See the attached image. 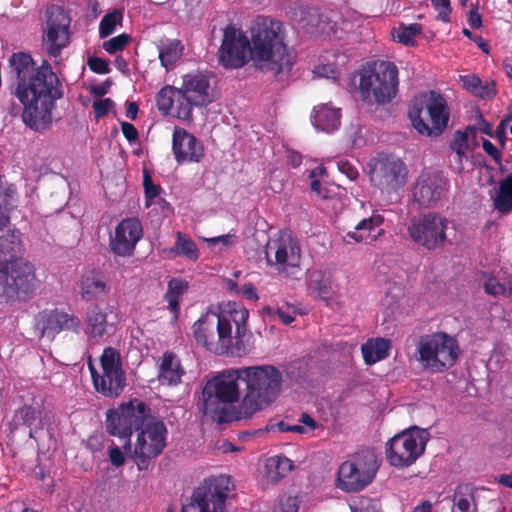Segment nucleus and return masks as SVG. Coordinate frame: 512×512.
Here are the masks:
<instances>
[{
    "label": "nucleus",
    "mask_w": 512,
    "mask_h": 512,
    "mask_svg": "<svg viewBox=\"0 0 512 512\" xmlns=\"http://www.w3.org/2000/svg\"><path fill=\"white\" fill-rule=\"evenodd\" d=\"M219 59L226 68H241L252 60L262 71L275 76L289 74L296 61V53L285 43L283 23L258 16L250 28V40L233 25L224 29Z\"/></svg>",
    "instance_id": "1"
},
{
    "label": "nucleus",
    "mask_w": 512,
    "mask_h": 512,
    "mask_svg": "<svg viewBox=\"0 0 512 512\" xmlns=\"http://www.w3.org/2000/svg\"><path fill=\"white\" fill-rule=\"evenodd\" d=\"M9 66L15 78L11 93L23 106L22 122L34 132L47 130L56 102L63 97L59 77L47 61L36 67L31 55L25 52L13 53Z\"/></svg>",
    "instance_id": "2"
},
{
    "label": "nucleus",
    "mask_w": 512,
    "mask_h": 512,
    "mask_svg": "<svg viewBox=\"0 0 512 512\" xmlns=\"http://www.w3.org/2000/svg\"><path fill=\"white\" fill-rule=\"evenodd\" d=\"M243 382L241 368L223 370L206 380L197 399V408L203 415L209 416L218 424L248 419L240 413L238 381Z\"/></svg>",
    "instance_id": "3"
},
{
    "label": "nucleus",
    "mask_w": 512,
    "mask_h": 512,
    "mask_svg": "<svg viewBox=\"0 0 512 512\" xmlns=\"http://www.w3.org/2000/svg\"><path fill=\"white\" fill-rule=\"evenodd\" d=\"M245 393L240 401V413L251 418L270 406L282 392L283 372L274 365L241 367Z\"/></svg>",
    "instance_id": "4"
},
{
    "label": "nucleus",
    "mask_w": 512,
    "mask_h": 512,
    "mask_svg": "<svg viewBox=\"0 0 512 512\" xmlns=\"http://www.w3.org/2000/svg\"><path fill=\"white\" fill-rule=\"evenodd\" d=\"M248 317L245 308L235 309L228 316L206 313L192 326L194 339L208 351L223 354L232 346V322L236 325L235 337L241 340L246 333Z\"/></svg>",
    "instance_id": "5"
},
{
    "label": "nucleus",
    "mask_w": 512,
    "mask_h": 512,
    "mask_svg": "<svg viewBox=\"0 0 512 512\" xmlns=\"http://www.w3.org/2000/svg\"><path fill=\"white\" fill-rule=\"evenodd\" d=\"M398 68L390 61L368 63L360 72L359 93L363 102L383 106L397 95Z\"/></svg>",
    "instance_id": "6"
},
{
    "label": "nucleus",
    "mask_w": 512,
    "mask_h": 512,
    "mask_svg": "<svg viewBox=\"0 0 512 512\" xmlns=\"http://www.w3.org/2000/svg\"><path fill=\"white\" fill-rule=\"evenodd\" d=\"M408 117L420 135L437 137L448 127L450 111L445 98L432 90L412 100Z\"/></svg>",
    "instance_id": "7"
},
{
    "label": "nucleus",
    "mask_w": 512,
    "mask_h": 512,
    "mask_svg": "<svg viewBox=\"0 0 512 512\" xmlns=\"http://www.w3.org/2000/svg\"><path fill=\"white\" fill-rule=\"evenodd\" d=\"M460 355L458 341L445 332H434L420 336L415 359L421 367L431 373H442L455 365Z\"/></svg>",
    "instance_id": "8"
},
{
    "label": "nucleus",
    "mask_w": 512,
    "mask_h": 512,
    "mask_svg": "<svg viewBox=\"0 0 512 512\" xmlns=\"http://www.w3.org/2000/svg\"><path fill=\"white\" fill-rule=\"evenodd\" d=\"M449 224V220L438 212H424L410 218L406 228L407 238L426 251L441 250L449 242Z\"/></svg>",
    "instance_id": "9"
},
{
    "label": "nucleus",
    "mask_w": 512,
    "mask_h": 512,
    "mask_svg": "<svg viewBox=\"0 0 512 512\" xmlns=\"http://www.w3.org/2000/svg\"><path fill=\"white\" fill-rule=\"evenodd\" d=\"M15 201L14 185L0 179V268H5L18 260H24L20 231L9 228V211Z\"/></svg>",
    "instance_id": "10"
},
{
    "label": "nucleus",
    "mask_w": 512,
    "mask_h": 512,
    "mask_svg": "<svg viewBox=\"0 0 512 512\" xmlns=\"http://www.w3.org/2000/svg\"><path fill=\"white\" fill-rule=\"evenodd\" d=\"M150 412L148 405L138 399L122 403L117 408L108 409L105 420L106 431L111 436L125 438L122 448L125 452H131L132 432L139 431L149 418Z\"/></svg>",
    "instance_id": "11"
},
{
    "label": "nucleus",
    "mask_w": 512,
    "mask_h": 512,
    "mask_svg": "<svg viewBox=\"0 0 512 512\" xmlns=\"http://www.w3.org/2000/svg\"><path fill=\"white\" fill-rule=\"evenodd\" d=\"M379 469L372 449H362L344 461L338 470V487L345 492H359L375 478Z\"/></svg>",
    "instance_id": "12"
},
{
    "label": "nucleus",
    "mask_w": 512,
    "mask_h": 512,
    "mask_svg": "<svg viewBox=\"0 0 512 512\" xmlns=\"http://www.w3.org/2000/svg\"><path fill=\"white\" fill-rule=\"evenodd\" d=\"M100 364L101 373L89 364L95 390L107 398L118 397L126 386V376L122 369L119 351L113 347H106L100 357Z\"/></svg>",
    "instance_id": "13"
},
{
    "label": "nucleus",
    "mask_w": 512,
    "mask_h": 512,
    "mask_svg": "<svg viewBox=\"0 0 512 512\" xmlns=\"http://www.w3.org/2000/svg\"><path fill=\"white\" fill-rule=\"evenodd\" d=\"M427 440V431L418 427L398 433L386 444V460L395 467H408L424 453Z\"/></svg>",
    "instance_id": "14"
},
{
    "label": "nucleus",
    "mask_w": 512,
    "mask_h": 512,
    "mask_svg": "<svg viewBox=\"0 0 512 512\" xmlns=\"http://www.w3.org/2000/svg\"><path fill=\"white\" fill-rule=\"evenodd\" d=\"M267 264L275 267L279 274L294 277L300 271L301 248L299 242L289 232H280L265 245Z\"/></svg>",
    "instance_id": "15"
},
{
    "label": "nucleus",
    "mask_w": 512,
    "mask_h": 512,
    "mask_svg": "<svg viewBox=\"0 0 512 512\" xmlns=\"http://www.w3.org/2000/svg\"><path fill=\"white\" fill-rule=\"evenodd\" d=\"M369 177L372 185L387 194L395 193L407 182L406 164L392 154L378 153L370 160Z\"/></svg>",
    "instance_id": "16"
},
{
    "label": "nucleus",
    "mask_w": 512,
    "mask_h": 512,
    "mask_svg": "<svg viewBox=\"0 0 512 512\" xmlns=\"http://www.w3.org/2000/svg\"><path fill=\"white\" fill-rule=\"evenodd\" d=\"M71 17L61 6L50 5L45 11L42 27V43L50 57L57 58L70 44Z\"/></svg>",
    "instance_id": "17"
},
{
    "label": "nucleus",
    "mask_w": 512,
    "mask_h": 512,
    "mask_svg": "<svg viewBox=\"0 0 512 512\" xmlns=\"http://www.w3.org/2000/svg\"><path fill=\"white\" fill-rule=\"evenodd\" d=\"M35 282L34 266L25 259L0 268L1 295L6 301L30 296L35 290Z\"/></svg>",
    "instance_id": "18"
},
{
    "label": "nucleus",
    "mask_w": 512,
    "mask_h": 512,
    "mask_svg": "<svg viewBox=\"0 0 512 512\" xmlns=\"http://www.w3.org/2000/svg\"><path fill=\"white\" fill-rule=\"evenodd\" d=\"M133 450L140 470L146 468L151 459L158 457L166 447L167 428L162 420L149 416L145 424L137 431Z\"/></svg>",
    "instance_id": "19"
},
{
    "label": "nucleus",
    "mask_w": 512,
    "mask_h": 512,
    "mask_svg": "<svg viewBox=\"0 0 512 512\" xmlns=\"http://www.w3.org/2000/svg\"><path fill=\"white\" fill-rule=\"evenodd\" d=\"M232 487L230 476L210 477L194 491L193 502L199 507L200 512H225L226 500Z\"/></svg>",
    "instance_id": "20"
},
{
    "label": "nucleus",
    "mask_w": 512,
    "mask_h": 512,
    "mask_svg": "<svg viewBox=\"0 0 512 512\" xmlns=\"http://www.w3.org/2000/svg\"><path fill=\"white\" fill-rule=\"evenodd\" d=\"M81 328L80 318L64 310L54 308L38 312L34 318V329L40 338L49 341L63 331L79 334Z\"/></svg>",
    "instance_id": "21"
},
{
    "label": "nucleus",
    "mask_w": 512,
    "mask_h": 512,
    "mask_svg": "<svg viewBox=\"0 0 512 512\" xmlns=\"http://www.w3.org/2000/svg\"><path fill=\"white\" fill-rule=\"evenodd\" d=\"M449 181L439 172H422L413 187V200L420 208H435L446 197Z\"/></svg>",
    "instance_id": "22"
},
{
    "label": "nucleus",
    "mask_w": 512,
    "mask_h": 512,
    "mask_svg": "<svg viewBox=\"0 0 512 512\" xmlns=\"http://www.w3.org/2000/svg\"><path fill=\"white\" fill-rule=\"evenodd\" d=\"M157 109L162 115H171L183 121H191L193 119L192 102L184 93L172 85H165L156 94L155 97Z\"/></svg>",
    "instance_id": "23"
},
{
    "label": "nucleus",
    "mask_w": 512,
    "mask_h": 512,
    "mask_svg": "<svg viewBox=\"0 0 512 512\" xmlns=\"http://www.w3.org/2000/svg\"><path fill=\"white\" fill-rule=\"evenodd\" d=\"M143 236V228L137 218L123 219L115 228L114 235H110V250L117 256H132L136 244Z\"/></svg>",
    "instance_id": "24"
},
{
    "label": "nucleus",
    "mask_w": 512,
    "mask_h": 512,
    "mask_svg": "<svg viewBox=\"0 0 512 512\" xmlns=\"http://www.w3.org/2000/svg\"><path fill=\"white\" fill-rule=\"evenodd\" d=\"M172 152L179 164L199 163L204 158V146L193 134L176 126L172 135Z\"/></svg>",
    "instance_id": "25"
},
{
    "label": "nucleus",
    "mask_w": 512,
    "mask_h": 512,
    "mask_svg": "<svg viewBox=\"0 0 512 512\" xmlns=\"http://www.w3.org/2000/svg\"><path fill=\"white\" fill-rule=\"evenodd\" d=\"M179 88L195 107H204L214 101L210 77L205 72L197 71L185 74Z\"/></svg>",
    "instance_id": "26"
},
{
    "label": "nucleus",
    "mask_w": 512,
    "mask_h": 512,
    "mask_svg": "<svg viewBox=\"0 0 512 512\" xmlns=\"http://www.w3.org/2000/svg\"><path fill=\"white\" fill-rule=\"evenodd\" d=\"M111 287L104 276L95 270L89 271L81 276L80 296L86 302L100 301L106 298Z\"/></svg>",
    "instance_id": "27"
},
{
    "label": "nucleus",
    "mask_w": 512,
    "mask_h": 512,
    "mask_svg": "<svg viewBox=\"0 0 512 512\" xmlns=\"http://www.w3.org/2000/svg\"><path fill=\"white\" fill-rule=\"evenodd\" d=\"M84 321V332L89 338H102L115 329L114 323L108 320L106 310L98 304L87 309Z\"/></svg>",
    "instance_id": "28"
},
{
    "label": "nucleus",
    "mask_w": 512,
    "mask_h": 512,
    "mask_svg": "<svg viewBox=\"0 0 512 512\" xmlns=\"http://www.w3.org/2000/svg\"><path fill=\"white\" fill-rule=\"evenodd\" d=\"M311 122L320 131L333 133L341 125V109L330 104H320L311 112Z\"/></svg>",
    "instance_id": "29"
},
{
    "label": "nucleus",
    "mask_w": 512,
    "mask_h": 512,
    "mask_svg": "<svg viewBox=\"0 0 512 512\" xmlns=\"http://www.w3.org/2000/svg\"><path fill=\"white\" fill-rule=\"evenodd\" d=\"M383 222V215L374 212L370 217L362 219L346 237L355 242L373 241L384 234V230L380 228Z\"/></svg>",
    "instance_id": "30"
},
{
    "label": "nucleus",
    "mask_w": 512,
    "mask_h": 512,
    "mask_svg": "<svg viewBox=\"0 0 512 512\" xmlns=\"http://www.w3.org/2000/svg\"><path fill=\"white\" fill-rule=\"evenodd\" d=\"M185 371L173 352H165L159 366L158 381L162 385L176 386L181 383Z\"/></svg>",
    "instance_id": "31"
},
{
    "label": "nucleus",
    "mask_w": 512,
    "mask_h": 512,
    "mask_svg": "<svg viewBox=\"0 0 512 512\" xmlns=\"http://www.w3.org/2000/svg\"><path fill=\"white\" fill-rule=\"evenodd\" d=\"M485 490L478 488L472 483H460L456 486L453 494V504L460 512H478V500L476 493Z\"/></svg>",
    "instance_id": "32"
},
{
    "label": "nucleus",
    "mask_w": 512,
    "mask_h": 512,
    "mask_svg": "<svg viewBox=\"0 0 512 512\" xmlns=\"http://www.w3.org/2000/svg\"><path fill=\"white\" fill-rule=\"evenodd\" d=\"M391 341L385 338L369 339L361 347L366 364H374L388 357Z\"/></svg>",
    "instance_id": "33"
},
{
    "label": "nucleus",
    "mask_w": 512,
    "mask_h": 512,
    "mask_svg": "<svg viewBox=\"0 0 512 512\" xmlns=\"http://www.w3.org/2000/svg\"><path fill=\"white\" fill-rule=\"evenodd\" d=\"M161 65L169 70L182 56L183 45L179 40L165 39L157 45Z\"/></svg>",
    "instance_id": "34"
},
{
    "label": "nucleus",
    "mask_w": 512,
    "mask_h": 512,
    "mask_svg": "<svg viewBox=\"0 0 512 512\" xmlns=\"http://www.w3.org/2000/svg\"><path fill=\"white\" fill-rule=\"evenodd\" d=\"M188 287V282L181 278H172L168 282L164 299L168 302V308L173 313L174 320L178 319L180 298L188 290Z\"/></svg>",
    "instance_id": "35"
},
{
    "label": "nucleus",
    "mask_w": 512,
    "mask_h": 512,
    "mask_svg": "<svg viewBox=\"0 0 512 512\" xmlns=\"http://www.w3.org/2000/svg\"><path fill=\"white\" fill-rule=\"evenodd\" d=\"M307 289L310 295L327 300L332 293L331 282L322 271L314 270L310 272Z\"/></svg>",
    "instance_id": "36"
},
{
    "label": "nucleus",
    "mask_w": 512,
    "mask_h": 512,
    "mask_svg": "<svg viewBox=\"0 0 512 512\" xmlns=\"http://www.w3.org/2000/svg\"><path fill=\"white\" fill-rule=\"evenodd\" d=\"M493 202L494 208L502 214H509L512 211V173L499 182Z\"/></svg>",
    "instance_id": "37"
},
{
    "label": "nucleus",
    "mask_w": 512,
    "mask_h": 512,
    "mask_svg": "<svg viewBox=\"0 0 512 512\" xmlns=\"http://www.w3.org/2000/svg\"><path fill=\"white\" fill-rule=\"evenodd\" d=\"M292 460L283 455L270 457L266 461V474L273 482H278L284 478L293 469Z\"/></svg>",
    "instance_id": "38"
},
{
    "label": "nucleus",
    "mask_w": 512,
    "mask_h": 512,
    "mask_svg": "<svg viewBox=\"0 0 512 512\" xmlns=\"http://www.w3.org/2000/svg\"><path fill=\"white\" fill-rule=\"evenodd\" d=\"M175 246L169 249V254L173 257L184 256L190 261L196 262L199 258V249L196 243L186 234L177 232Z\"/></svg>",
    "instance_id": "39"
},
{
    "label": "nucleus",
    "mask_w": 512,
    "mask_h": 512,
    "mask_svg": "<svg viewBox=\"0 0 512 512\" xmlns=\"http://www.w3.org/2000/svg\"><path fill=\"white\" fill-rule=\"evenodd\" d=\"M482 276L485 278L483 289L486 294L493 297L499 295L512 296V279H509L506 283H501L491 272H482Z\"/></svg>",
    "instance_id": "40"
},
{
    "label": "nucleus",
    "mask_w": 512,
    "mask_h": 512,
    "mask_svg": "<svg viewBox=\"0 0 512 512\" xmlns=\"http://www.w3.org/2000/svg\"><path fill=\"white\" fill-rule=\"evenodd\" d=\"M463 86L480 98H491L496 94L493 86H483L482 81L475 75L469 74L462 77Z\"/></svg>",
    "instance_id": "41"
},
{
    "label": "nucleus",
    "mask_w": 512,
    "mask_h": 512,
    "mask_svg": "<svg viewBox=\"0 0 512 512\" xmlns=\"http://www.w3.org/2000/svg\"><path fill=\"white\" fill-rule=\"evenodd\" d=\"M421 33V24L412 23L409 25H401L396 31L395 38L399 43L410 46L415 43L414 39Z\"/></svg>",
    "instance_id": "42"
},
{
    "label": "nucleus",
    "mask_w": 512,
    "mask_h": 512,
    "mask_svg": "<svg viewBox=\"0 0 512 512\" xmlns=\"http://www.w3.org/2000/svg\"><path fill=\"white\" fill-rule=\"evenodd\" d=\"M122 18L123 15L120 10H114L105 14L99 24L100 37L105 38L111 35L114 32L117 23L120 22Z\"/></svg>",
    "instance_id": "43"
},
{
    "label": "nucleus",
    "mask_w": 512,
    "mask_h": 512,
    "mask_svg": "<svg viewBox=\"0 0 512 512\" xmlns=\"http://www.w3.org/2000/svg\"><path fill=\"white\" fill-rule=\"evenodd\" d=\"M130 41V36L122 33L116 37L109 39L103 43V49L109 54H115L123 51Z\"/></svg>",
    "instance_id": "44"
},
{
    "label": "nucleus",
    "mask_w": 512,
    "mask_h": 512,
    "mask_svg": "<svg viewBox=\"0 0 512 512\" xmlns=\"http://www.w3.org/2000/svg\"><path fill=\"white\" fill-rule=\"evenodd\" d=\"M431 3L438 12L436 19L444 23L449 22L452 12L450 0H431Z\"/></svg>",
    "instance_id": "45"
},
{
    "label": "nucleus",
    "mask_w": 512,
    "mask_h": 512,
    "mask_svg": "<svg viewBox=\"0 0 512 512\" xmlns=\"http://www.w3.org/2000/svg\"><path fill=\"white\" fill-rule=\"evenodd\" d=\"M236 236L234 234H225L217 237L204 238V241L208 244L209 247H215L216 245H220L219 252L227 249L228 247L234 245Z\"/></svg>",
    "instance_id": "46"
},
{
    "label": "nucleus",
    "mask_w": 512,
    "mask_h": 512,
    "mask_svg": "<svg viewBox=\"0 0 512 512\" xmlns=\"http://www.w3.org/2000/svg\"><path fill=\"white\" fill-rule=\"evenodd\" d=\"M87 65L92 72L97 74H108L110 72L108 60L100 57L88 58Z\"/></svg>",
    "instance_id": "47"
},
{
    "label": "nucleus",
    "mask_w": 512,
    "mask_h": 512,
    "mask_svg": "<svg viewBox=\"0 0 512 512\" xmlns=\"http://www.w3.org/2000/svg\"><path fill=\"white\" fill-rule=\"evenodd\" d=\"M128 452H122V450L117 446L115 445L114 443H112L109 447H108V457H109V460L110 462L112 463V465H114L115 467H121L124 465L125 463V456L124 454H127ZM130 453H133V450L131 449V452Z\"/></svg>",
    "instance_id": "48"
},
{
    "label": "nucleus",
    "mask_w": 512,
    "mask_h": 512,
    "mask_svg": "<svg viewBox=\"0 0 512 512\" xmlns=\"http://www.w3.org/2000/svg\"><path fill=\"white\" fill-rule=\"evenodd\" d=\"M299 500L296 496H284L275 512H298Z\"/></svg>",
    "instance_id": "49"
},
{
    "label": "nucleus",
    "mask_w": 512,
    "mask_h": 512,
    "mask_svg": "<svg viewBox=\"0 0 512 512\" xmlns=\"http://www.w3.org/2000/svg\"><path fill=\"white\" fill-rule=\"evenodd\" d=\"M114 102L110 98L99 99L94 101L93 109L97 119L106 116L109 111L113 108Z\"/></svg>",
    "instance_id": "50"
},
{
    "label": "nucleus",
    "mask_w": 512,
    "mask_h": 512,
    "mask_svg": "<svg viewBox=\"0 0 512 512\" xmlns=\"http://www.w3.org/2000/svg\"><path fill=\"white\" fill-rule=\"evenodd\" d=\"M143 186L144 192L147 199H154L159 195L161 187L154 184L152 177L148 172H144L143 175Z\"/></svg>",
    "instance_id": "51"
},
{
    "label": "nucleus",
    "mask_w": 512,
    "mask_h": 512,
    "mask_svg": "<svg viewBox=\"0 0 512 512\" xmlns=\"http://www.w3.org/2000/svg\"><path fill=\"white\" fill-rule=\"evenodd\" d=\"M468 147V136L466 133H463L461 131H457L455 134V138L453 142L451 143V148L453 151H455L459 157H461L466 148Z\"/></svg>",
    "instance_id": "52"
},
{
    "label": "nucleus",
    "mask_w": 512,
    "mask_h": 512,
    "mask_svg": "<svg viewBox=\"0 0 512 512\" xmlns=\"http://www.w3.org/2000/svg\"><path fill=\"white\" fill-rule=\"evenodd\" d=\"M467 23L473 29H479L482 27V15L479 13L478 2L471 4L470 10L467 14Z\"/></svg>",
    "instance_id": "53"
},
{
    "label": "nucleus",
    "mask_w": 512,
    "mask_h": 512,
    "mask_svg": "<svg viewBox=\"0 0 512 512\" xmlns=\"http://www.w3.org/2000/svg\"><path fill=\"white\" fill-rule=\"evenodd\" d=\"M16 417H19L24 425L30 426L36 420V410L30 405H25L17 411Z\"/></svg>",
    "instance_id": "54"
},
{
    "label": "nucleus",
    "mask_w": 512,
    "mask_h": 512,
    "mask_svg": "<svg viewBox=\"0 0 512 512\" xmlns=\"http://www.w3.org/2000/svg\"><path fill=\"white\" fill-rule=\"evenodd\" d=\"M338 170L347 176L350 180H355L359 176L357 168L351 164L348 160H339L337 162Z\"/></svg>",
    "instance_id": "55"
},
{
    "label": "nucleus",
    "mask_w": 512,
    "mask_h": 512,
    "mask_svg": "<svg viewBox=\"0 0 512 512\" xmlns=\"http://www.w3.org/2000/svg\"><path fill=\"white\" fill-rule=\"evenodd\" d=\"M121 130L124 137L130 143H134L139 139V133L136 127L129 122H121Z\"/></svg>",
    "instance_id": "56"
},
{
    "label": "nucleus",
    "mask_w": 512,
    "mask_h": 512,
    "mask_svg": "<svg viewBox=\"0 0 512 512\" xmlns=\"http://www.w3.org/2000/svg\"><path fill=\"white\" fill-rule=\"evenodd\" d=\"M291 309L292 308L289 305H286L285 307H279L276 310V314L285 325L291 324L295 319V311H291Z\"/></svg>",
    "instance_id": "57"
},
{
    "label": "nucleus",
    "mask_w": 512,
    "mask_h": 512,
    "mask_svg": "<svg viewBox=\"0 0 512 512\" xmlns=\"http://www.w3.org/2000/svg\"><path fill=\"white\" fill-rule=\"evenodd\" d=\"M483 150L491 156L497 163L501 161V153L496 146L489 140L484 139L482 143Z\"/></svg>",
    "instance_id": "58"
},
{
    "label": "nucleus",
    "mask_w": 512,
    "mask_h": 512,
    "mask_svg": "<svg viewBox=\"0 0 512 512\" xmlns=\"http://www.w3.org/2000/svg\"><path fill=\"white\" fill-rule=\"evenodd\" d=\"M512 120V111H509L507 115L500 121L499 126L496 130V137L499 141L504 143L506 125Z\"/></svg>",
    "instance_id": "59"
},
{
    "label": "nucleus",
    "mask_w": 512,
    "mask_h": 512,
    "mask_svg": "<svg viewBox=\"0 0 512 512\" xmlns=\"http://www.w3.org/2000/svg\"><path fill=\"white\" fill-rule=\"evenodd\" d=\"M112 84V81L110 79L105 80L103 83L99 85H94L91 88V93L95 97H103L108 93V90Z\"/></svg>",
    "instance_id": "60"
},
{
    "label": "nucleus",
    "mask_w": 512,
    "mask_h": 512,
    "mask_svg": "<svg viewBox=\"0 0 512 512\" xmlns=\"http://www.w3.org/2000/svg\"><path fill=\"white\" fill-rule=\"evenodd\" d=\"M299 422L307 428L308 432L315 430L318 426L317 422L306 412L301 414Z\"/></svg>",
    "instance_id": "61"
},
{
    "label": "nucleus",
    "mask_w": 512,
    "mask_h": 512,
    "mask_svg": "<svg viewBox=\"0 0 512 512\" xmlns=\"http://www.w3.org/2000/svg\"><path fill=\"white\" fill-rule=\"evenodd\" d=\"M241 294L246 298V299H249V300H253V301H256L258 300V295L256 293V290H255V287L253 286V284L251 283H248V284H245L241 290Z\"/></svg>",
    "instance_id": "62"
},
{
    "label": "nucleus",
    "mask_w": 512,
    "mask_h": 512,
    "mask_svg": "<svg viewBox=\"0 0 512 512\" xmlns=\"http://www.w3.org/2000/svg\"><path fill=\"white\" fill-rule=\"evenodd\" d=\"M139 112V107L136 102H128L126 109V117L130 120H135Z\"/></svg>",
    "instance_id": "63"
},
{
    "label": "nucleus",
    "mask_w": 512,
    "mask_h": 512,
    "mask_svg": "<svg viewBox=\"0 0 512 512\" xmlns=\"http://www.w3.org/2000/svg\"><path fill=\"white\" fill-rule=\"evenodd\" d=\"M412 512H432V505L429 501L424 500Z\"/></svg>",
    "instance_id": "64"
}]
</instances>
